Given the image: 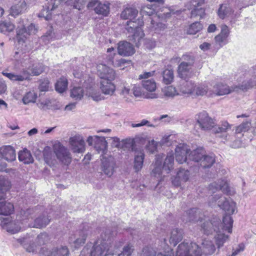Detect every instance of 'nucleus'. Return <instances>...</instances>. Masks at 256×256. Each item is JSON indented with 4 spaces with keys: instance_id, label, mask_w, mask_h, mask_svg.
Returning <instances> with one entry per match:
<instances>
[{
    "instance_id": "nucleus-30",
    "label": "nucleus",
    "mask_w": 256,
    "mask_h": 256,
    "mask_svg": "<svg viewBox=\"0 0 256 256\" xmlns=\"http://www.w3.org/2000/svg\"><path fill=\"white\" fill-rule=\"evenodd\" d=\"M224 136V142H230V146L234 148H240L242 145V138H238L234 133L232 135L229 134H223Z\"/></svg>"
},
{
    "instance_id": "nucleus-8",
    "label": "nucleus",
    "mask_w": 256,
    "mask_h": 256,
    "mask_svg": "<svg viewBox=\"0 0 256 256\" xmlns=\"http://www.w3.org/2000/svg\"><path fill=\"white\" fill-rule=\"evenodd\" d=\"M40 253L44 256H70V252L66 246H58L49 248L44 246L40 250Z\"/></svg>"
},
{
    "instance_id": "nucleus-7",
    "label": "nucleus",
    "mask_w": 256,
    "mask_h": 256,
    "mask_svg": "<svg viewBox=\"0 0 256 256\" xmlns=\"http://www.w3.org/2000/svg\"><path fill=\"white\" fill-rule=\"evenodd\" d=\"M166 240L164 238V241L162 242L160 247L164 250V253L160 250L152 245L145 246L142 248L138 256H174L172 250L169 248L168 244L166 242Z\"/></svg>"
},
{
    "instance_id": "nucleus-2",
    "label": "nucleus",
    "mask_w": 256,
    "mask_h": 256,
    "mask_svg": "<svg viewBox=\"0 0 256 256\" xmlns=\"http://www.w3.org/2000/svg\"><path fill=\"white\" fill-rule=\"evenodd\" d=\"M216 202H218V206L226 212V214L224 216L222 220L224 228L228 230V232L231 233L233 220L230 215L234 214L236 209V203L231 198H222V194H220L212 195L209 200L210 206H212Z\"/></svg>"
},
{
    "instance_id": "nucleus-60",
    "label": "nucleus",
    "mask_w": 256,
    "mask_h": 256,
    "mask_svg": "<svg viewBox=\"0 0 256 256\" xmlns=\"http://www.w3.org/2000/svg\"><path fill=\"white\" fill-rule=\"evenodd\" d=\"M163 92L164 96L168 97H173L174 96L178 94L176 88L172 86L166 87L163 90Z\"/></svg>"
},
{
    "instance_id": "nucleus-56",
    "label": "nucleus",
    "mask_w": 256,
    "mask_h": 256,
    "mask_svg": "<svg viewBox=\"0 0 256 256\" xmlns=\"http://www.w3.org/2000/svg\"><path fill=\"white\" fill-rule=\"evenodd\" d=\"M84 90L80 86L74 87L70 92V96L75 100H80L84 96Z\"/></svg>"
},
{
    "instance_id": "nucleus-38",
    "label": "nucleus",
    "mask_w": 256,
    "mask_h": 256,
    "mask_svg": "<svg viewBox=\"0 0 256 256\" xmlns=\"http://www.w3.org/2000/svg\"><path fill=\"white\" fill-rule=\"evenodd\" d=\"M144 154L143 150L136 151L134 154V168L136 172L140 171L143 166Z\"/></svg>"
},
{
    "instance_id": "nucleus-50",
    "label": "nucleus",
    "mask_w": 256,
    "mask_h": 256,
    "mask_svg": "<svg viewBox=\"0 0 256 256\" xmlns=\"http://www.w3.org/2000/svg\"><path fill=\"white\" fill-rule=\"evenodd\" d=\"M80 238H78L74 240L72 237H70L69 240L70 244H74V246L75 248H78L80 246L84 244L85 242L86 238V234H85L84 230L80 232Z\"/></svg>"
},
{
    "instance_id": "nucleus-27",
    "label": "nucleus",
    "mask_w": 256,
    "mask_h": 256,
    "mask_svg": "<svg viewBox=\"0 0 256 256\" xmlns=\"http://www.w3.org/2000/svg\"><path fill=\"white\" fill-rule=\"evenodd\" d=\"M5 196H0V215L9 216L14 211V205L4 200Z\"/></svg>"
},
{
    "instance_id": "nucleus-46",
    "label": "nucleus",
    "mask_w": 256,
    "mask_h": 256,
    "mask_svg": "<svg viewBox=\"0 0 256 256\" xmlns=\"http://www.w3.org/2000/svg\"><path fill=\"white\" fill-rule=\"evenodd\" d=\"M194 94L198 96H202L204 94H207L208 96H210L212 95V92L211 91L208 90V86L206 84H200L198 85H196Z\"/></svg>"
},
{
    "instance_id": "nucleus-48",
    "label": "nucleus",
    "mask_w": 256,
    "mask_h": 256,
    "mask_svg": "<svg viewBox=\"0 0 256 256\" xmlns=\"http://www.w3.org/2000/svg\"><path fill=\"white\" fill-rule=\"evenodd\" d=\"M38 98L37 93L34 90L27 92L23 96L22 102L24 104L34 103Z\"/></svg>"
},
{
    "instance_id": "nucleus-9",
    "label": "nucleus",
    "mask_w": 256,
    "mask_h": 256,
    "mask_svg": "<svg viewBox=\"0 0 256 256\" xmlns=\"http://www.w3.org/2000/svg\"><path fill=\"white\" fill-rule=\"evenodd\" d=\"M220 190L228 195H232L234 193V190L230 189L227 181L224 179L218 180L216 182L210 184L209 186L208 191L210 194H214Z\"/></svg>"
},
{
    "instance_id": "nucleus-43",
    "label": "nucleus",
    "mask_w": 256,
    "mask_h": 256,
    "mask_svg": "<svg viewBox=\"0 0 256 256\" xmlns=\"http://www.w3.org/2000/svg\"><path fill=\"white\" fill-rule=\"evenodd\" d=\"M190 242L184 241L180 243L177 248L176 256H188L190 248Z\"/></svg>"
},
{
    "instance_id": "nucleus-16",
    "label": "nucleus",
    "mask_w": 256,
    "mask_h": 256,
    "mask_svg": "<svg viewBox=\"0 0 256 256\" xmlns=\"http://www.w3.org/2000/svg\"><path fill=\"white\" fill-rule=\"evenodd\" d=\"M142 86L147 91L150 92L143 94L144 98L150 99H154L158 98V95L153 92L156 90V82L153 79L142 80Z\"/></svg>"
},
{
    "instance_id": "nucleus-23",
    "label": "nucleus",
    "mask_w": 256,
    "mask_h": 256,
    "mask_svg": "<svg viewBox=\"0 0 256 256\" xmlns=\"http://www.w3.org/2000/svg\"><path fill=\"white\" fill-rule=\"evenodd\" d=\"M0 156L8 162H11L16 158L14 149L10 146H5L0 148Z\"/></svg>"
},
{
    "instance_id": "nucleus-22",
    "label": "nucleus",
    "mask_w": 256,
    "mask_h": 256,
    "mask_svg": "<svg viewBox=\"0 0 256 256\" xmlns=\"http://www.w3.org/2000/svg\"><path fill=\"white\" fill-rule=\"evenodd\" d=\"M88 80L90 81L88 86L85 82H84L83 84V86L86 90V94L89 97H91L96 102L104 99V96L102 95L100 92L93 88L92 80L88 78Z\"/></svg>"
},
{
    "instance_id": "nucleus-11",
    "label": "nucleus",
    "mask_w": 256,
    "mask_h": 256,
    "mask_svg": "<svg viewBox=\"0 0 256 256\" xmlns=\"http://www.w3.org/2000/svg\"><path fill=\"white\" fill-rule=\"evenodd\" d=\"M0 226L2 229L12 234L18 232L21 226L18 220H12L10 218H2L0 216Z\"/></svg>"
},
{
    "instance_id": "nucleus-41",
    "label": "nucleus",
    "mask_w": 256,
    "mask_h": 256,
    "mask_svg": "<svg viewBox=\"0 0 256 256\" xmlns=\"http://www.w3.org/2000/svg\"><path fill=\"white\" fill-rule=\"evenodd\" d=\"M18 160L24 164L32 163L34 161L33 158L30 151L25 148L18 152Z\"/></svg>"
},
{
    "instance_id": "nucleus-31",
    "label": "nucleus",
    "mask_w": 256,
    "mask_h": 256,
    "mask_svg": "<svg viewBox=\"0 0 256 256\" xmlns=\"http://www.w3.org/2000/svg\"><path fill=\"white\" fill-rule=\"evenodd\" d=\"M18 242L22 244L28 252L35 253L37 252L36 244L32 242L30 237H22L17 239Z\"/></svg>"
},
{
    "instance_id": "nucleus-45",
    "label": "nucleus",
    "mask_w": 256,
    "mask_h": 256,
    "mask_svg": "<svg viewBox=\"0 0 256 256\" xmlns=\"http://www.w3.org/2000/svg\"><path fill=\"white\" fill-rule=\"evenodd\" d=\"M232 13V8L226 4H221L218 11V14L222 19L230 16Z\"/></svg>"
},
{
    "instance_id": "nucleus-64",
    "label": "nucleus",
    "mask_w": 256,
    "mask_h": 256,
    "mask_svg": "<svg viewBox=\"0 0 256 256\" xmlns=\"http://www.w3.org/2000/svg\"><path fill=\"white\" fill-rule=\"evenodd\" d=\"M49 240L48 236L46 233H42L38 236L36 242L40 245L46 244Z\"/></svg>"
},
{
    "instance_id": "nucleus-28",
    "label": "nucleus",
    "mask_w": 256,
    "mask_h": 256,
    "mask_svg": "<svg viewBox=\"0 0 256 256\" xmlns=\"http://www.w3.org/2000/svg\"><path fill=\"white\" fill-rule=\"evenodd\" d=\"M164 156V154H163L156 156L154 168L152 172V175L158 178L161 176L162 170H163L162 164Z\"/></svg>"
},
{
    "instance_id": "nucleus-63",
    "label": "nucleus",
    "mask_w": 256,
    "mask_h": 256,
    "mask_svg": "<svg viewBox=\"0 0 256 256\" xmlns=\"http://www.w3.org/2000/svg\"><path fill=\"white\" fill-rule=\"evenodd\" d=\"M49 80L48 79L44 78L40 81V84L38 86V90L40 92H46L48 90L49 88Z\"/></svg>"
},
{
    "instance_id": "nucleus-44",
    "label": "nucleus",
    "mask_w": 256,
    "mask_h": 256,
    "mask_svg": "<svg viewBox=\"0 0 256 256\" xmlns=\"http://www.w3.org/2000/svg\"><path fill=\"white\" fill-rule=\"evenodd\" d=\"M196 84L192 81L184 82L180 88L181 92L184 94H194Z\"/></svg>"
},
{
    "instance_id": "nucleus-40",
    "label": "nucleus",
    "mask_w": 256,
    "mask_h": 256,
    "mask_svg": "<svg viewBox=\"0 0 256 256\" xmlns=\"http://www.w3.org/2000/svg\"><path fill=\"white\" fill-rule=\"evenodd\" d=\"M138 14V11L136 9L132 8H126L122 11L120 17L122 19H130L131 20L136 18Z\"/></svg>"
},
{
    "instance_id": "nucleus-13",
    "label": "nucleus",
    "mask_w": 256,
    "mask_h": 256,
    "mask_svg": "<svg viewBox=\"0 0 256 256\" xmlns=\"http://www.w3.org/2000/svg\"><path fill=\"white\" fill-rule=\"evenodd\" d=\"M89 146H94V148L98 152H104L106 149L107 142L104 136H89L87 139Z\"/></svg>"
},
{
    "instance_id": "nucleus-21",
    "label": "nucleus",
    "mask_w": 256,
    "mask_h": 256,
    "mask_svg": "<svg viewBox=\"0 0 256 256\" xmlns=\"http://www.w3.org/2000/svg\"><path fill=\"white\" fill-rule=\"evenodd\" d=\"M203 256H211L216 251V246L212 240L204 239L200 246Z\"/></svg>"
},
{
    "instance_id": "nucleus-62",
    "label": "nucleus",
    "mask_w": 256,
    "mask_h": 256,
    "mask_svg": "<svg viewBox=\"0 0 256 256\" xmlns=\"http://www.w3.org/2000/svg\"><path fill=\"white\" fill-rule=\"evenodd\" d=\"M184 61L182 62H186L187 64L193 66L195 62V56L192 54H186L182 56Z\"/></svg>"
},
{
    "instance_id": "nucleus-26",
    "label": "nucleus",
    "mask_w": 256,
    "mask_h": 256,
    "mask_svg": "<svg viewBox=\"0 0 256 256\" xmlns=\"http://www.w3.org/2000/svg\"><path fill=\"white\" fill-rule=\"evenodd\" d=\"M230 31L228 26L222 25L221 28L220 34L215 36L216 42L220 47H222L228 42L227 38L228 36Z\"/></svg>"
},
{
    "instance_id": "nucleus-37",
    "label": "nucleus",
    "mask_w": 256,
    "mask_h": 256,
    "mask_svg": "<svg viewBox=\"0 0 256 256\" xmlns=\"http://www.w3.org/2000/svg\"><path fill=\"white\" fill-rule=\"evenodd\" d=\"M174 155L172 153H168L164 160L162 170L166 174H168L174 168Z\"/></svg>"
},
{
    "instance_id": "nucleus-6",
    "label": "nucleus",
    "mask_w": 256,
    "mask_h": 256,
    "mask_svg": "<svg viewBox=\"0 0 256 256\" xmlns=\"http://www.w3.org/2000/svg\"><path fill=\"white\" fill-rule=\"evenodd\" d=\"M38 31V28L33 24H30L26 28L24 25V20L20 18L16 28V40L18 44L22 46L26 44L29 36L35 34Z\"/></svg>"
},
{
    "instance_id": "nucleus-47",
    "label": "nucleus",
    "mask_w": 256,
    "mask_h": 256,
    "mask_svg": "<svg viewBox=\"0 0 256 256\" xmlns=\"http://www.w3.org/2000/svg\"><path fill=\"white\" fill-rule=\"evenodd\" d=\"M50 222V220L48 217L44 216H40L34 220L33 227L36 228H41L46 227Z\"/></svg>"
},
{
    "instance_id": "nucleus-33",
    "label": "nucleus",
    "mask_w": 256,
    "mask_h": 256,
    "mask_svg": "<svg viewBox=\"0 0 256 256\" xmlns=\"http://www.w3.org/2000/svg\"><path fill=\"white\" fill-rule=\"evenodd\" d=\"M205 154L206 151L203 148H198L188 154L189 160L194 162H200Z\"/></svg>"
},
{
    "instance_id": "nucleus-49",
    "label": "nucleus",
    "mask_w": 256,
    "mask_h": 256,
    "mask_svg": "<svg viewBox=\"0 0 256 256\" xmlns=\"http://www.w3.org/2000/svg\"><path fill=\"white\" fill-rule=\"evenodd\" d=\"M10 188V182L6 178L0 176V196H5V192Z\"/></svg>"
},
{
    "instance_id": "nucleus-54",
    "label": "nucleus",
    "mask_w": 256,
    "mask_h": 256,
    "mask_svg": "<svg viewBox=\"0 0 256 256\" xmlns=\"http://www.w3.org/2000/svg\"><path fill=\"white\" fill-rule=\"evenodd\" d=\"M134 250L133 244L128 242L124 246L120 252L117 256H132Z\"/></svg>"
},
{
    "instance_id": "nucleus-14",
    "label": "nucleus",
    "mask_w": 256,
    "mask_h": 256,
    "mask_svg": "<svg viewBox=\"0 0 256 256\" xmlns=\"http://www.w3.org/2000/svg\"><path fill=\"white\" fill-rule=\"evenodd\" d=\"M190 151V150L186 144H179L175 149L176 160L180 164L186 162L188 164L190 163L188 159Z\"/></svg>"
},
{
    "instance_id": "nucleus-24",
    "label": "nucleus",
    "mask_w": 256,
    "mask_h": 256,
    "mask_svg": "<svg viewBox=\"0 0 256 256\" xmlns=\"http://www.w3.org/2000/svg\"><path fill=\"white\" fill-rule=\"evenodd\" d=\"M116 162L112 157L103 158L102 168L104 173L108 176L112 175L114 172Z\"/></svg>"
},
{
    "instance_id": "nucleus-12",
    "label": "nucleus",
    "mask_w": 256,
    "mask_h": 256,
    "mask_svg": "<svg viewBox=\"0 0 256 256\" xmlns=\"http://www.w3.org/2000/svg\"><path fill=\"white\" fill-rule=\"evenodd\" d=\"M54 152L58 159L63 164L68 165L72 161V157L68 150L60 144L54 146Z\"/></svg>"
},
{
    "instance_id": "nucleus-35",
    "label": "nucleus",
    "mask_w": 256,
    "mask_h": 256,
    "mask_svg": "<svg viewBox=\"0 0 256 256\" xmlns=\"http://www.w3.org/2000/svg\"><path fill=\"white\" fill-rule=\"evenodd\" d=\"M183 230L182 229L174 228L171 232L169 239L170 244L175 246L183 238Z\"/></svg>"
},
{
    "instance_id": "nucleus-59",
    "label": "nucleus",
    "mask_w": 256,
    "mask_h": 256,
    "mask_svg": "<svg viewBox=\"0 0 256 256\" xmlns=\"http://www.w3.org/2000/svg\"><path fill=\"white\" fill-rule=\"evenodd\" d=\"M14 28V25L10 22H4L0 24V31L3 33L12 32Z\"/></svg>"
},
{
    "instance_id": "nucleus-57",
    "label": "nucleus",
    "mask_w": 256,
    "mask_h": 256,
    "mask_svg": "<svg viewBox=\"0 0 256 256\" xmlns=\"http://www.w3.org/2000/svg\"><path fill=\"white\" fill-rule=\"evenodd\" d=\"M252 88H256V76L252 79L244 82L238 86V88L242 90H246Z\"/></svg>"
},
{
    "instance_id": "nucleus-42",
    "label": "nucleus",
    "mask_w": 256,
    "mask_h": 256,
    "mask_svg": "<svg viewBox=\"0 0 256 256\" xmlns=\"http://www.w3.org/2000/svg\"><path fill=\"white\" fill-rule=\"evenodd\" d=\"M251 126V122L246 121L243 122L240 125L236 127L235 134L237 135L238 138H242L244 136L243 133L248 132Z\"/></svg>"
},
{
    "instance_id": "nucleus-34",
    "label": "nucleus",
    "mask_w": 256,
    "mask_h": 256,
    "mask_svg": "<svg viewBox=\"0 0 256 256\" xmlns=\"http://www.w3.org/2000/svg\"><path fill=\"white\" fill-rule=\"evenodd\" d=\"M231 125L226 121L222 122L220 124L216 126H213L212 131L214 133L220 134L219 136L221 137L224 140L223 134H228L226 132L231 128Z\"/></svg>"
},
{
    "instance_id": "nucleus-15",
    "label": "nucleus",
    "mask_w": 256,
    "mask_h": 256,
    "mask_svg": "<svg viewBox=\"0 0 256 256\" xmlns=\"http://www.w3.org/2000/svg\"><path fill=\"white\" fill-rule=\"evenodd\" d=\"M61 3V0H46V6L38 14V16L44 18L46 20L52 18V11L56 9Z\"/></svg>"
},
{
    "instance_id": "nucleus-51",
    "label": "nucleus",
    "mask_w": 256,
    "mask_h": 256,
    "mask_svg": "<svg viewBox=\"0 0 256 256\" xmlns=\"http://www.w3.org/2000/svg\"><path fill=\"white\" fill-rule=\"evenodd\" d=\"M202 28V24L198 22H193L190 24L186 30L188 34H195Z\"/></svg>"
},
{
    "instance_id": "nucleus-20",
    "label": "nucleus",
    "mask_w": 256,
    "mask_h": 256,
    "mask_svg": "<svg viewBox=\"0 0 256 256\" xmlns=\"http://www.w3.org/2000/svg\"><path fill=\"white\" fill-rule=\"evenodd\" d=\"M148 2L154 3L152 4H148L143 7L142 12L144 14L149 16H154L156 18V8L159 5H162L164 3V0H147Z\"/></svg>"
},
{
    "instance_id": "nucleus-17",
    "label": "nucleus",
    "mask_w": 256,
    "mask_h": 256,
    "mask_svg": "<svg viewBox=\"0 0 256 256\" xmlns=\"http://www.w3.org/2000/svg\"><path fill=\"white\" fill-rule=\"evenodd\" d=\"M70 143L74 152L82 153L85 151V142L82 136L76 135L71 137Z\"/></svg>"
},
{
    "instance_id": "nucleus-25",
    "label": "nucleus",
    "mask_w": 256,
    "mask_h": 256,
    "mask_svg": "<svg viewBox=\"0 0 256 256\" xmlns=\"http://www.w3.org/2000/svg\"><path fill=\"white\" fill-rule=\"evenodd\" d=\"M118 51L119 54L124 56H131L135 52L132 45L126 42H120L118 43Z\"/></svg>"
},
{
    "instance_id": "nucleus-18",
    "label": "nucleus",
    "mask_w": 256,
    "mask_h": 256,
    "mask_svg": "<svg viewBox=\"0 0 256 256\" xmlns=\"http://www.w3.org/2000/svg\"><path fill=\"white\" fill-rule=\"evenodd\" d=\"M196 122L199 126L204 130L212 128L214 124L213 120L208 116L206 112H202L198 114Z\"/></svg>"
},
{
    "instance_id": "nucleus-55",
    "label": "nucleus",
    "mask_w": 256,
    "mask_h": 256,
    "mask_svg": "<svg viewBox=\"0 0 256 256\" xmlns=\"http://www.w3.org/2000/svg\"><path fill=\"white\" fill-rule=\"evenodd\" d=\"M163 82L166 84H170L174 80V71L166 68L162 72Z\"/></svg>"
},
{
    "instance_id": "nucleus-58",
    "label": "nucleus",
    "mask_w": 256,
    "mask_h": 256,
    "mask_svg": "<svg viewBox=\"0 0 256 256\" xmlns=\"http://www.w3.org/2000/svg\"><path fill=\"white\" fill-rule=\"evenodd\" d=\"M205 14V9L203 8H193L190 12V18L199 16L201 19L204 18Z\"/></svg>"
},
{
    "instance_id": "nucleus-29",
    "label": "nucleus",
    "mask_w": 256,
    "mask_h": 256,
    "mask_svg": "<svg viewBox=\"0 0 256 256\" xmlns=\"http://www.w3.org/2000/svg\"><path fill=\"white\" fill-rule=\"evenodd\" d=\"M26 4L24 1H20L18 4L12 5L10 10V15L14 17L24 13L26 10Z\"/></svg>"
},
{
    "instance_id": "nucleus-52",
    "label": "nucleus",
    "mask_w": 256,
    "mask_h": 256,
    "mask_svg": "<svg viewBox=\"0 0 256 256\" xmlns=\"http://www.w3.org/2000/svg\"><path fill=\"white\" fill-rule=\"evenodd\" d=\"M68 88V80L62 77L57 81L55 84L56 90L59 93L64 92Z\"/></svg>"
},
{
    "instance_id": "nucleus-3",
    "label": "nucleus",
    "mask_w": 256,
    "mask_h": 256,
    "mask_svg": "<svg viewBox=\"0 0 256 256\" xmlns=\"http://www.w3.org/2000/svg\"><path fill=\"white\" fill-rule=\"evenodd\" d=\"M98 74L102 80L100 82V88L105 94L112 95L116 86L112 82L116 78L114 70L105 64H99L97 66Z\"/></svg>"
},
{
    "instance_id": "nucleus-53",
    "label": "nucleus",
    "mask_w": 256,
    "mask_h": 256,
    "mask_svg": "<svg viewBox=\"0 0 256 256\" xmlns=\"http://www.w3.org/2000/svg\"><path fill=\"white\" fill-rule=\"evenodd\" d=\"M190 250L188 256H202L200 246L195 242H190Z\"/></svg>"
},
{
    "instance_id": "nucleus-39",
    "label": "nucleus",
    "mask_w": 256,
    "mask_h": 256,
    "mask_svg": "<svg viewBox=\"0 0 256 256\" xmlns=\"http://www.w3.org/2000/svg\"><path fill=\"white\" fill-rule=\"evenodd\" d=\"M215 162V156L214 154H206L200 161V164L203 168H208L211 167Z\"/></svg>"
},
{
    "instance_id": "nucleus-36",
    "label": "nucleus",
    "mask_w": 256,
    "mask_h": 256,
    "mask_svg": "<svg viewBox=\"0 0 256 256\" xmlns=\"http://www.w3.org/2000/svg\"><path fill=\"white\" fill-rule=\"evenodd\" d=\"M214 93L217 96H223L228 94L234 90L232 88H230L228 86L222 83H218L214 86Z\"/></svg>"
},
{
    "instance_id": "nucleus-61",
    "label": "nucleus",
    "mask_w": 256,
    "mask_h": 256,
    "mask_svg": "<svg viewBox=\"0 0 256 256\" xmlns=\"http://www.w3.org/2000/svg\"><path fill=\"white\" fill-rule=\"evenodd\" d=\"M190 172L188 170L184 169H180L176 174V176L182 181L186 182L188 180Z\"/></svg>"
},
{
    "instance_id": "nucleus-32",
    "label": "nucleus",
    "mask_w": 256,
    "mask_h": 256,
    "mask_svg": "<svg viewBox=\"0 0 256 256\" xmlns=\"http://www.w3.org/2000/svg\"><path fill=\"white\" fill-rule=\"evenodd\" d=\"M192 66L186 62H181L178 66V70L180 77L184 80L190 78L192 75L190 71Z\"/></svg>"
},
{
    "instance_id": "nucleus-10",
    "label": "nucleus",
    "mask_w": 256,
    "mask_h": 256,
    "mask_svg": "<svg viewBox=\"0 0 256 256\" xmlns=\"http://www.w3.org/2000/svg\"><path fill=\"white\" fill-rule=\"evenodd\" d=\"M126 29L128 32L133 33L132 40L136 46H138L139 43L144 34L142 28L137 26L136 22L131 20L127 22Z\"/></svg>"
},
{
    "instance_id": "nucleus-4",
    "label": "nucleus",
    "mask_w": 256,
    "mask_h": 256,
    "mask_svg": "<svg viewBox=\"0 0 256 256\" xmlns=\"http://www.w3.org/2000/svg\"><path fill=\"white\" fill-rule=\"evenodd\" d=\"M102 240H98L94 244H88L81 251L80 256H113L114 254L108 252L106 242L110 236L105 235L104 238L102 236Z\"/></svg>"
},
{
    "instance_id": "nucleus-19",
    "label": "nucleus",
    "mask_w": 256,
    "mask_h": 256,
    "mask_svg": "<svg viewBox=\"0 0 256 256\" xmlns=\"http://www.w3.org/2000/svg\"><path fill=\"white\" fill-rule=\"evenodd\" d=\"M92 4L96 14L104 16H107L110 14V3L108 2H102L97 0L92 2Z\"/></svg>"
},
{
    "instance_id": "nucleus-5",
    "label": "nucleus",
    "mask_w": 256,
    "mask_h": 256,
    "mask_svg": "<svg viewBox=\"0 0 256 256\" xmlns=\"http://www.w3.org/2000/svg\"><path fill=\"white\" fill-rule=\"evenodd\" d=\"M44 70V65L41 63H36L32 66H28V69L23 68L20 74L3 72L2 74L13 82H22L29 80L31 76H39Z\"/></svg>"
},
{
    "instance_id": "nucleus-1",
    "label": "nucleus",
    "mask_w": 256,
    "mask_h": 256,
    "mask_svg": "<svg viewBox=\"0 0 256 256\" xmlns=\"http://www.w3.org/2000/svg\"><path fill=\"white\" fill-rule=\"evenodd\" d=\"M182 220L184 222H202L201 224L202 230L206 235L216 232L214 239L218 248L222 247L228 240V236L224 234L222 232L228 230L224 228V224L221 222L220 218L217 216H213L210 220L204 218V220L200 216V210L196 208H192L186 212Z\"/></svg>"
}]
</instances>
